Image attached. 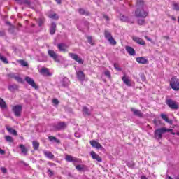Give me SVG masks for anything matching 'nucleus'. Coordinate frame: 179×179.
Returning <instances> with one entry per match:
<instances>
[{
    "instance_id": "5701e85b",
    "label": "nucleus",
    "mask_w": 179,
    "mask_h": 179,
    "mask_svg": "<svg viewBox=\"0 0 179 179\" xmlns=\"http://www.w3.org/2000/svg\"><path fill=\"white\" fill-rule=\"evenodd\" d=\"M161 118L164 120L166 122H168V124H171L172 121L169 120V117H167V115L166 114H161Z\"/></svg>"
},
{
    "instance_id": "6ab92c4d",
    "label": "nucleus",
    "mask_w": 179,
    "mask_h": 179,
    "mask_svg": "<svg viewBox=\"0 0 179 179\" xmlns=\"http://www.w3.org/2000/svg\"><path fill=\"white\" fill-rule=\"evenodd\" d=\"M126 51L129 55H135V50L131 46H126Z\"/></svg>"
},
{
    "instance_id": "680f3d73",
    "label": "nucleus",
    "mask_w": 179,
    "mask_h": 179,
    "mask_svg": "<svg viewBox=\"0 0 179 179\" xmlns=\"http://www.w3.org/2000/svg\"><path fill=\"white\" fill-rule=\"evenodd\" d=\"M167 179H173V178H171V176H168Z\"/></svg>"
},
{
    "instance_id": "0e129e2a",
    "label": "nucleus",
    "mask_w": 179,
    "mask_h": 179,
    "mask_svg": "<svg viewBox=\"0 0 179 179\" xmlns=\"http://www.w3.org/2000/svg\"><path fill=\"white\" fill-rule=\"evenodd\" d=\"M178 23H179V17H178Z\"/></svg>"
},
{
    "instance_id": "72a5a7b5",
    "label": "nucleus",
    "mask_w": 179,
    "mask_h": 179,
    "mask_svg": "<svg viewBox=\"0 0 179 179\" xmlns=\"http://www.w3.org/2000/svg\"><path fill=\"white\" fill-rule=\"evenodd\" d=\"M17 62H19L22 66H29V64L24 60H17Z\"/></svg>"
},
{
    "instance_id": "20e7f679",
    "label": "nucleus",
    "mask_w": 179,
    "mask_h": 179,
    "mask_svg": "<svg viewBox=\"0 0 179 179\" xmlns=\"http://www.w3.org/2000/svg\"><path fill=\"white\" fill-rule=\"evenodd\" d=\"M22 110L23 106H22V105H16L13 107V111L15 117H20V115H22Z\"/></svg>"
},
{
    "instance_id": "338daca9",
    "label": "nucleus",
    "mask_w": 179,
    "mask_h": 179,
    "mask_svg": "<svg viewBox=\"0 0 179 179\" xmlns=\"http://www.w3.org/2000/svg\"><path fill=\"white\" fill-rule=\"evenodd\" d=\"M0 36H2V34H1V33H0Z\"/></svg>"
},
{
    "instance_id": "c85d7f7f",
    "label": "nucleus",
    "mask_w": 179,
    "mask_h": 179,
    "mask_svg": "<svg viewBox=\"0 0 179 179\" xmlns=\"http://www.w3.org/2000/svg\"><path fill=\"white\" fill-rule=\"evenodd\" d=\"M0 107L1 108H6V102L2 98H0Z\"/></svg>"
},
{
    "instance_id": "ea45409f",
    "label": "nucleus",
    "mask_w": 179,
    "mask_h": 179,
    "mask_svg": "<svg viewBox=\"0 0 179 179\" xmlns=\"http://www.w3.org/2000/svg\"><path fill=\"white\" fill-rule=\"evenodd\" d=\"M120 20L122 22H128V17H126L124 15H120Z\"/></svg>"
},
{
    "instance_id": "8fccbe9b",
    "label": "nucleus",
    "mask_w": 179,
    "mask_h": 179,
    "mask_svg": "<svg viewBox=\"0 0 179 179\" xmlns=\"http://www.w3.org/2000/svg\"><path fill=\"white\" fill-rule=\"evenodd\" d=\"M114 68L116 69L117 71H121V68L118 66V64L117 63L114 64Z\"/></svg>"
},
{
    "instance_id": "dca6fc26",
    "label": "nucleus",
    "mask_w": 179,
    "mask_h": 179,
    "mask_svg": "<svg viewBox=\"0 0 179 179\" xmlns=\"http://www.w3.org/2000/svg\"><path fill=\"white\" fill-rule=\"evenodd\" d=\"M77 78L79 79V80L83 82V80H85V73H83V71H77Z\"/></svg>"
},
{
    "instance_id": "a878e982",
    "label": "nucleus",
    "mask_w": 179,
    "mask_h": 179,
    "mask_svg": "<svg viewBox=\"0 0 179 179\" xmlns=\"http://www.w3.org/2000/svg\"><path fill=\"white\" fill-rule=\"evenodd\" d=\"M62 85L64 87L69 86V79L66 77L64 78L62 80Z\"/></svg>"
},
{
    "instance_id": "aec40b11",
    "label": "nucleus",
    "mask_w": 179,
    "mask_h": 179,
    "mask_svg": "<svg viewBox=\"0 0 179 179\" xmlns=\"http://www.w3.org/2000/svg\"><path fill=\"white\" fill-rule=\"evenodd\" d=\"M57 47H58L59 51H63V52L66 51V48H68V46H66V45H65L64 43L58 44Z\"/></svg>"
},
{
    "instance_id": "f3484780",
    "label": "nucleus",
    "mask_w": 179,
    "mask_h": 179,
    "mask_svg": "<svg viewBox=\"0 0 179 179\" xmlns=\"http://www.w3.org/2000/svg\"><path fill=\"white\" fill-rule=\"evenodd\" d=\"M136 61L138 62V64H148L149 61H148V59L145 57H137Z\"/></svg>"
},
{
    "instance_id": "69168bd1",
    "label": "nucleus",
    "mask_w": 179,
    "mask_h": 179,
    "mask_svg": "<svg viewBox=\"0 0 179 179\" xmlns=\"http://www.w3.org/2000/svg\"><path fill=\"white\" fill-rule=\"evenodd\" d=\"M32 27H34V24H32Z\"/></svg>"
},
{
    "instance_id": "e2e57ef3",
    "label": "nucleus",
    "mask_w": 179,
    "mask_h": 179,
    "mask_svg": "<svg viewBox=\"0 0 179 179\" xmlns=\"http://www.w3.org/2000/svg\"><path fill=\"white\" fill-rule=\"evenodd\" d=\"M6 24H9V25H10V22H6Z\"/></svg>"
},
{
    "instance_id": "58836bf2",
    "label": "nucleus",
    "mask_w": 179,
    "mask_h": 179,
    "mask_svg": "<svg viewBox=\"0 0 179 179\" xmlns=\"http://www.w3.org/2000/svg\"><path fill=\"white\" fill-rule=\"evenodd\" d=\"M44 22H45V20L44 18H39L38 21V26H43V24H44Z\"/></svg>"
},
{
    "instance_id": "4c0bfd02",
    "label": "nucleus",
    "mask_w": 179,
    "mask_h": 179,
    "mask_svg": "<svg viewBox=\"0 0 179 179\" xmlns=\"http://www.w3.org/2000/svg\"><path fill=\"white\" fill-rule=\"evenodd\" d=\"M110 43V44H112V45H115L117 44V41L114 39V38H110L108 40Z\"/></svg>"
},
{
    "instance_id": "f704fd0d",
    "label": "nucleus",
    "mask_w": 179,
    "mask_h": 179,
    "mask_svg": "<svg viewBox=\"0 0 179 179\" xmlns=\"http://www.w3.org/2000/svg\"><path fill=\"white\" fill-rule=\"evenodd\" d=\"M9 90L10 92H14V90H17V85H12L8 87Z\"/></svg>"
},
{
    "instance_id": "052dcab7",
    "label": "nucleus",
    "mask_w": 179,
    "mask_h": 179,
    "mask_svg": "<svg viewBox=\"0 0 179 179\" xmlns=\"http://www.w3.org/2000/svg\"><path fill=\"white\" fill-rule=\"evenodd\" d=\"M56 2L59 5L61 4V0H55Z\"/></svg>"
},
{
    "instance_id": "a19ab883",
    "label": "nucleus",
    "mask_w": 179,
    "mask_h": 179,
    "mask_svg": "<svg viewBox=\"0 0 179 179\" xmlns=\"http://www.w3.org/2000/svg\"><path fill=\"white\" fill-rule=\"evenodd\" d=\"M5 139L7 142H13V138L10 136H6Z\"/></svg>"
},
{
    "instance_id": "de8ad7c7",
    "label": "nucleus",
    "mask_w": 179,
    "mask_h": 179,
    "mask_svg": "<svg viewBox=\"0 0 179 179\" xmlns=\"http://www.w3.org/2000/svg\"><path fill=\"white\" fill-rule=\"evenodd\" d=\"M138 24H140V26H142V24H145V19L138 20Z\"/></svg>"
},
{
    "instance_id": "09e8293b",
    "label": "nucleus",
    "mask_w": 179,
    "mask_h": 179,
    "mask_svg": "<svg viewBox=\"0 0 179 179\" xmlns=\"http://www.w3.org/2000/svg\"><path fill=\"white\" fill-rule=\"evenodd\" d=\"M48 174L49 177H52V176H54V172H52V171L48 169Z\"/></svg>"
},
{
    "instance_id": "4be33fe9",
    "label": "nucleus",
    "mask_w": 179,
    "mask_h": 179,
    "mask_svg": "<svg viewBox=\"0 0 179 179\" xmlns=\"http://www.w3.org/2000/svg\"><path fill=\"white\" fill-rule=\"evenodd\" d=\"M48 17H50V19H54L55 20H57V19H59L58 17V15L54 13H49L48 14Z\"/></svg>"
},
{
    "instance_id": "bb28decb",
    "label": "nucleus",
    "mask_w": 179,
    "mask_h": 179,
    "mask_svg": "<svg viewBox=\"0 0 179 179\" xmlns=\"http://www.w3.org/2000/svg\"><path fill=\"white\" fill-rule=\"evenodd\" d=\"M6 129L7 131H8V132H10V134H12V135H15V136L17 135V131H16V130L10 128L9 127H6Z\"/></svg>"
},
{
    "instance_id": "774afa93",
    "label": "nucleus",
    "mask_w": 179,
    "mask_h": 179,
    "mask_svg": "<svg viewBox=\"0 0 179 179\" xmlns=\"http://www.w3.org/2000/svg\"><path fill=\"white\" fill-rule=\"evenodd\" d=\"M75 136H76V134H75Z\"/></svg>"
},
{
    "instance_id": "f8f14e48",
    "label": "nucleus",
    "mask_w": 179,
    "mask_h": 179,
    "mask_svg": "<svg viewBox=\"0 0 179 179\" xmlns=\"http://www.w3.org/2000/svg\"><path fill=\"white\" fill-rule=\"evenodd\" d=\"M40 72L43 76H51V75H52V73H51V72H50V70L47 68H42L40 70Z\"/></svg>"
},
{
    "instance_id": "473e14b6",
    "label": "nucleus",
    "mask_w": 179,
    "mask_h": 179,
    "mask_svg": "<svg viewBox=\"0 0 179 179\" xmlns=\"http://www.w3.org/2000/svg\"><path fill=\"white\" fill-rule=\"evenodd\" d=\"M105 37L107 40H110V38H113L111 36V33H110L108 31H105Z\"/></svg>"
},
{
    "instance_id": "9b49d317",
    "label": "nucleus",
    "mask_w": 179,
    "mask_h": 179,
    "mask_svg": "<svg viewBox=\"0 0 179 179\" xmlns=\"http://www.w3.org/2000/svg\"><path fill=\"white\" fill-rule=\"evenodd\" d=\"M91 157L94 159V160H96V162H103V159H101V157L97 154L94 152V151H91L90 152Z\"/></svg>"
},
{
    "instance_id": "2eb2a0df",
    "label": "nucleus",
    "mask_w": 179,
    "mask_h": 179,
    "mask_svg": "<svg viewBox=\"0 0 179 179\" xmlns=\"http://www.w3.org/2000/svg\"><path fill=\"white\" fill-rule=\"evenodd\" d=\"M122 81L124 82V83H125L127 85V86H131L132 85V83L131 81V79H129V77H127L126 76L122 77Z\"/></svg>"
},
{
    "instance_id": "79ce46f5",
    "label": "nucleus",
    "mask_w": 179,
    "mask_h": 179,
    "mask_svg": "<svg viewBox=\"0 0 179 179\" xmlns=\"http://www.w3.org/2000/svg\"><path fill=\"white\" fill-rule=\"evenodd\" d=\"M76 169L78 171H82V170H83V169H85V166L83 165H77V166H76Z\"/></svg>"
},
{
    "instance_id": "6e6552de",
    "label": "nucleus",
    "mask_w": 179,
    "mask_h": 179,
    "mask_svg": "<svg viewBox=\"0 0 179 179\" xmlns=\"http://www.w3.org/2000/svg\"><path fill=\"white\" fill-rule=\"evenodd\" d=\"M90 143L92 148H95L96 149H103V145H101L100 143L96 141L95 140L90 141Z\"/></svg>"
},
{
    "instance_id": "c03bdc74",
    "label": "nucleus",
    "mask_w": 179,
    "mask_h": 179,
    "mask_svg": "<svg viewBox=\"0 0 179 179\" xmlns=\"http://www.w3.org/2000/svg\"><path fill=\"white\" fill-rule=\"evenodd\" d=\"M17 2H24L27 5H30V1L29 0H15Z\"/></svg>"
},
{
    "instance_id": "37998d69",
    "label": "nucleus",
    "mask_w": 179,
    "mask_h": 179,
    "mask_svg": "<svg viewBox=\"0 0 179 179\" xmlns=\"http://www.w3.org/2000/svg\"><path fill=\"white\" fill-rule=\"evenodd\" d=\"M79 13H80V15H85L86 16H87V15H89V13H87V12H85V10H84V9H82V8H80V9L79 10Z\"/></svg>"
},
{
    "instance_id": "6e6d98bb",
    "label": "nucleus",
    "mask_w": 179,
    "mask_h": 179,
    "mask_svg": "<svg viewBox=\"0 0 179 179\" xmlns=\"http://www.w3.org/2000/svg\"><path fill=\"white\" fill-rule=\"evenodd\" d=\"M103 17H104V19H106V20H107V21L110 20V18H109L108 16H107V15H104Z\"/></svg>"
},
{
    "instance_id": "39448f33",
    "label": "nucleus",
    "mask_w": 179,
    "mask_h": 179,
    "mask_svg": "<svg viewBox=\"0 0 179 179\" xmlns=\"http://www.w3.org/2000/svg\"><path fill=\"white\" fill-rule=\"evenodd\" d=\"M166 104L172 110H178V103L175 101H173V99H168L166 101Z\"/></svg>"
},
{
    "instance_id": "c756f323",
    "label": "nucleus",
    "mask_w": 179,
    "mask_h": 179,
    "mask_svg": "<svg viewBox=\"0 0 179 179\" xmlns=\"http://www.w3.org/2000/svg\"><path fill=\"white\" fill-rule=\"evenodd\" d=\"M48 139L49 141H50V142H56V143H59V140L57 139V138L50 136H48Z\"/></svg>"
},
{
    "instance_id": "bf43d9fd",
    "label": "nucleus",
    "mask_w": 179,
    "mask_h": 179,
    "mask_svg": "<svg viewBox=\"0 0 179 179\" xmlns=\"http://www.w3.org/2000/svg\"><path fill=\"white\" fill-rule=\"evenodd\" d=\"M141 179H148V178H146V176H142L141 177Z\"/></svg>"
},
{
    "instance_id": "c9c22d12",
    "label": "nucleus",
    "mask_w": 179,
    "mask_h": 179,
    "mask_svg": "<svg viewBox=\"0 0 179 179\" xmlns=\"http://www.w3.org/2000/svg\"><path fill=\"white\" fill-rule=\"evenodd\" d=\"M173 8L174 10L179 12V3H173Z\"/></svg>"
},
{
    "instance_id": "e433bc0d",
    "label": "nucleus",
    "mask_w": 179,
    "mask_h": 179,
    "mask_svg": "<svg viewBox=\"0 0 179 179\" xmlns=\"http://www.w3.org/2000/svg\"><path fill=\"white\" fill-rule=\"evenodd\" d=\"M83 112L85 115H90V111H89V109H87L86 107L83 108Z\"/></svg>"
},
{
    "instance_id": "1a4fd4ad",
    "label": "nucleus",
    "mask_w": 179,
    "mask_h": 179,
    "mask_svg": "<svg viewBox=\"0 0 179 179\" xmlns=\"http://www.w3.org/2000/svg\"><path fill=\"white\" fill-rule=\"evenodd\" d=\"M66 128V124L64 122H59L56 127H55V131H61V129H65Z\"/></svg>"
},
{
    "instance_id": "5fc2aeb1",
    "label": "nucleus",
    "mask_w": 179,
    "mask_h": 179,
    "mask_svg": "<svg viewBox=\"0 0 179 179\" xmlns=\"http://www.w3.org/2000/svg\"><path fill=\"white\" fill-rule=\"evenodd\" d=\"M0 155H5V151L0 148Z\"/></svg>"
},
{
    "instance_id": "603ef678",
    "label": "nucleus",
    "mask_w": 179,
    "mask_h": 179,
    "mask_svg": "<svg viewBox=\"0 0 179 179\" xmlns=\"http://www.w3.org/2000/svg\"><path fill=\"white\" fill-rule=\"evenodd\" d=\"M127 165L128 166V167H134V166H135V164H134V162H128Z\"/></svg>"
},
{
    "instance_id": "f03ea898",
    "label": "nucleus",
    "mask_w": 179,
    "mask_h": 179,
    "mask_svg": "<svg viewBox=\"0 0 179 179\" xmlns=\"http://www.w3.org/2000/svg\"><path fill=\"white\" fill-rule=\"evenodd\" d=\"M166 132H171L172 135H176V133L173 132V129L162 127L155 130V136L156 139H162L163 138V134H166Z\"/></svg>"
},
{
    "instance_id": "4d7b16f0",
    "label": "nucleus",
    "mask_w": 179,
    "mask_h": 179,
    "mask_svg": "<svg viewBox=\"0 0 179 179\" xmlns=\"http://www.w3.org/2000/svg\"><path fill=\"white\" fill-rule=\"evenodd\" d=\"M171 19H172V20H173V22H176V17H174V16H171Z\"/></svg>"
},
{
    "instance_id": "2f4dec72",
    "label": "nucleus",
    "mask_w": 179,
    "mask_h": 179,
    "mask_svg": "<svg viewBox=\"0 0 179 179\" xmlns=\"http://www.w3.org/2000/svg\"><path fill=\"white\" fill-rule=\"evenodd\" d=\"M0 60L2 61L4 64H9V62L8 61V59L5 57V56H3L1 54H0Z\"/></svg>"
},
{
    "instance_id": "7c9ffc66",
    "label": "nucleus",
    "mask_w": 179,
    "mask_h": 179,
    "mask_svg": "<svg viewBox=\"0 0 179 179\" xmlns=\"http://www.w3.org/2000/svg\"><path fill=\"white\" fill-rule=\"evenodd\" d=\"M32 145L34 150H37L40 148V143L37 141H33Z\"/></svg>"
},
{
    "instance_id": "13d9d810",
    "label": "nucleus",
    "mask_w": 179,
    "mask_h": 179,
    "mask_svg": "<svg viewBox=\"0 0 179 179\" xmlns=\"http://www.w3.org/2000/svg\"><path fill=\"white\" fill-rule=\"evenodd\" d=\"M145 38H146V40H148V41H152V39H150V38L148 36H145Z\"/></svg>"
},
{
    "instance_id": "ddd939ff",
    "label": "nucleus",
    "mask_w": 179,
    "mask_h": 179,
    "mask_svg": "<svg viewBox=\"0 0 179 179\" xmlns=\"http://www.w3.org/2000/svg\"><path fill=\"white\" fill-rule=\"evenodd\" d=\"M48 54L51 58H53L54 61L58 62V55L54 50H49Z\"/></svg>"
},
{
    "instance_id": "49530a36",
    "label": "nucleus",
    "mask_w": 179,
    "mask_h": 179,
    "mask_svg": "<svg viewBox=\"0 0 179 179\" xmlns=\"http://www.w3.org/2000/svg\"><path fill=\"white\" fill-rule=\"evenodd\" d=\"M52 103H53V104L55 106H58V104H59V101H58L57 99H52Z\"/></svg>"
},
{
    "instance_id": "3c124183",
    "label": "nucleus",
    "mask_w": 179,
    "mask_h": 179,
    "mask_svg": "<svg viewBox=\"0 0 179 179\" xmlns=\"http://www.w3.org/2000/svg\"><path fill=\"white\" fill-rule=\"evenodd\" d=\"M105 76H107L108 78H111V73H110V71H105Z\"/></svg>"
},
{
    "instance_id": "f257e3e1",
    "label": "nucleus",
    "mask_w": 179,
    "mask_h": 179,
    "mask_svg": "<svg viewBox=\"0 0 179 179\" xmlns=\"http://www.w3.org/2000/svg\"><path fill=\"white\" fill-rule=\"evenodd\" d=\"M136 7V17H141L142 19H145L148 15H149V10L148 9V6L145 3V1L143 0H137Z\"/></svg>"
},
{
    "instance_id": "423d86ee",
    "label": "nucleus",
    "mask_w": 179,
    "mask_h": 179,
    "mask_svg": "<svg viewBox=\"0 0 179 179\" xmlns=\"http://www.w3.org/2000/svg\"><path fill=\"white\" fill-rule=\"evenodd\" d=\"M25 81L28 85L31 86V87H34V89H38V86H37V84H36V82H34V80L29 76L25 77Z\"/></svg>"
},
{
    "instance_id": "864d4df0",
    "label": "nucleus",
    "mask_w": 179,
    "mask_h": 179,
    "mask_svg": "<svg viewBox=\"0 0 179 179\" xmlns=\"http://www.w3.org/2000/svg\"><path fill=\"white\" fill-rule=\"evenodd\" d=\"M1 170L2 173H3L4 174H5V173H6V169L5 167L1 168Z\"/></svg>"
},
{
    "instance_id": "4468645a",
    "label": "nucleus",
    "mask_w": 179,
    "mask_h": 179,
    "mask_svg": "<svg viewBox=\"0 0 179 179\" xmlns=\"http://www.w3.org/2000/svg\"><path fill=\"white\" fill-rule=\"evenodd\" d=\"M133 40L134 41L137 43V44H140L141 45H145V41L139 37L134 36Z\"/></svg>"
},
{
    "instance_id": "a18cd8bd",
    "label": "nucleus",
    "mask_w": 179,
    "mask_h": 179,
    "mask_svg": "<svg viewBox=\"0 0 179 179\" xmlns=\"http://www.w3.org/2000/svg\"><path fill=\"white\" fill-rule=\"evenodd\" d=\"M87 40H88V43H90V44H91L92 45H94V42L93 41L92 36H88Z\"/></svg>"
},
{
    "instance_id": "b1692460",
    "label": "nucleus",
    "mask_w": 179,
    "mask_h": 179,
    "mask_svg": "<svg viewBox=\"0 0 179 179\" xmlns=\"http://www.w3.org/2000/svg\"><path fill=\"white\" fill-rule=\"evenodd\" d=\"M44 155L48 159H54V155L50 151H44Z\"/></svg>"
},
{
    "instance_id": "a211bd4d",
    "label": "nucleus",
    "mask_w": 179,
    "mask_h": 179,
    "mask_svg": "<svg viewBox=\"0 0 179 179\" xmlns=\"http://www.w3.org/2000/svg\"><path fill=\"white\" fill-rule=\"evenodd\" d=\"M132 113H134V115H136L137 117H142L143 114H142V112L138 109H135L134 108H131Z\"/></svg>"
},
{
    "instance_id": "412c9836",
    "label": "nucleus",
    "mask_w": 179,
    "mask_h": 179,
    "mask_svg": "<svg viewBox=\"0 0 179 179\" xmlns=\"http://www.w3.org/2000/svg\"><path fill=\"white\" fill-rule=\"evenodd\" d=\"M20 148L21 149L22 153L26 156V155H27V152H29V150H27V148H26V147L22 144L20 145Z\"/></svg>"
},
{
    "instance_id": "7ed1b4c3",
    "label": "nucleus",
    "mask_w": 179,
    "mask_h": 179,
    "mask_svg": "<svg viewBox=\"0 0 179 179\" xmlns=\"http://www.w3.org/2000/svg\"><path fill=\"white\" fill-rule=\"evenodd\" d=\"M170 86L171 89L175 90L176 92H178L179 90V79L177 77H173L170 80Z\"/></svg>"
},
{
    "instance_id": "393cba45",
    "label": "nucleus",
    "mask_w": 179,
    "mask_h": 179,
    "mask_svg": "<svg viewBox=\"0 0 179 179\" xmlns=\"http://www.w3.org/2000/svg\"><path fill=\"white\" fill-rule=\"evenodd\" d=\"M57 29V24L52 22L50 27V34H54L55 33V30Z\"/></svg>"
},
{
    "instance_id": "cd10ccee",
    "label": "nucleus",
    "mask_w": 179,
    "mask_h": 179,
    "mask_svg": "<svg viewBox=\"0 0 179 179\" xmlns=\"http://www.w3.org/2000/svg\"><path fill=\"white\" fill-rule=\"evenodd\" d=\"M11 78H13L15 79V80H17V82H19L20 83H23V79H22V78H20L19 76L13 75Z\"/></svg>"
},
{
    "instance_id": "9d476101",
    "label": "nucleus",
    "mask_w": 179,
    "mask_h": 179,
    "mask_svg": "<svg viewBox=\"0 0 179 179\" xmlns=\"http://www.w3.org/2000/svg\"><path fill=\"white\" fill-rule=\"evenodd\" d=\"M66 162H73V163H79L80 162V159L78 158H75L71 155H66L65 157Z\"/></svg>"
},
{
    "instance_id": "0eeeda50",
    "label": "nucleus",
    "mask_w": 179,
    "mask_h": 179,
    "mask_svg": "<svg viewBox=\"0 0 179 179\" xmlns=\"http://www.w3.org/2000/svg\"><path fill=\"white\" fill-rule=\"evenodd\" d=\"M69 55L72 58V59H74L76 62H78V64H83V60H82V58L79 57V55L75 54V53H69Z\"/></svg>"
}]
</instances>
